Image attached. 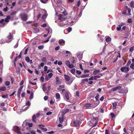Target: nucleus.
<instances>
[{"label":"nucleus","instance_id":"50","mask_svg":"<svg viewBox=\"0 0 134 134\" xmlns=\"http://www.w3.org/2000/svg\"><path fill=\"white\" fill-rule=\"evenodd\" d=\"M48 76L50 78H51L53 76V74L52 73H49L48 74Z\"/></svg>","mask_w":134,"mask_h":134},{"label":"nucleus","instance_id":"45","mask_svg":"<svg viewBox=\"0 0 134 134\" xmlns=\"http://www.w3.org/2000/svg\"><path fill=\"white\" fill-rule=\"evenodd\" d=\"M43 45H41L38 46V48L40 49H42L43 48Z\"/></svg>","mask_w":134,"mask_h":134},{"label":"nucleus","instance_id":"24","mask_svg":"<svg viewBox=\"0 0 134 134\" xmlns=\"http://www.w3.org/2000/svg\"><path fill=\"white\" fill-rule=\"evenodd\" d=\"M100 71V70H95L93 72V74L94 75H96L97 74V73Z\"/></svg>","mask_w":134,"mask_h":134},{"label":"nucleus","instance_id":"30","mask_svg":"<svg viewBox=\"0 0 134 134\" xmlns=\"http://www.w3.org/2000/svg\"><path fill=\"white\" fill-rule=\"evenodd\" d=\"M43 87H42V89L43 90V91L44 92L46 91L47 90V88L45 87V85L44 84H43L42 86Z\"/></svg>","mask_w":134,"mask_h":134},{"label":"nucleus","instance_id":"2","mask_svg":"<svg viewBox=\"0 0 134 134\" xmlns=\"http://www.w3.org/2000/svg\"><path fill=\"white\" fill-rule=\"evenodd\" d=\"M7 38L8 39V40L6 41V42L9 43L12 41L13 39V36H12L11 33L9 32V35L7 37Z\"/></svg>","mask_w":134,"mask_h":134},{"label":"nucleus","instance_id":"51","mask_svg":"<svg viewBox=\"0 0 134 134\" xmlns=\"http://www.w3.org/2000/svg\"><path fill=\"white\" fill-rule=\"evenodd\" d=\"M29 108V107H26L25 106L23 108V110L24 111H25V110H27Z\"/></svg>","mask_w":134,"mask_h":134},{"label":"nucleus","instance_id":"5","mask_svg":"<svg viewBox=\"0 0 134 134\" xmlns=\"http://www.w3.org/2000/svg\"><path fill=\"white\" fill-rule=\"evenodd\" d=\"M20 129L17 126H15L13 127V130L15 131H16L17 133L19 134H22V132L21 131H18Z\"/></svg>","mask_w":134,"mask_h":134},{"label":"nucleus","instance_id":"43","mask_svg":"<svg viewBox=\"0 0 134 134\" xmlns=\"http://www.w3.org/2000/svg\"><path fill=\"white\" fill-rule=\"evenodd\" d=\"M26 105L28 106H29L30 105V103L29 101H28L27 102H26Z\"/></svg>","mask_w":134,"mask_h":134},{"label":"nucleus","instance_id":"59","mask_svg":"<svg viewBox=\"0 0 134 134\" xmlns=\"http://www.w3.org/2000/svg\"><path fill=\"white\" fill-rule=\"evenodd\" d=\"M76 73L78 75H80L81 74V71H80L79 70H76Z\"/></svg>","mask_w":134,"mask_h":134},{"label":"nucleus","instance_id":"22","mask_svg":"<svg viewBox=\"0 0 134 134\" xmlns=\"http://www.w3.org/2000/svg\"><path fill=\"white\" fill-rule=\"evenodd\" d=\"M65 43V41L62 40L61 39L59 40V43L60 44H64Z\"/></svg>","mask_w":134,"mask_h":134},{"label":"nucleus","instance_id":"19","mask_svg":"<svg viewBox=\"0 0 134 134\" xmlns=\"http://www.w3.org/2000/svg\"><path fill=\"white\" fill-rule=\"evenodd\" d=\"M75 78L74 77H72L71 79H70V81L69 82H66V83L70 85L72 82L73 81L74 79Z\"/></svg>","mask_w":134,"mask_h":134},{"label":"nucleus","instance_id":"34","mask_svg":"<svg viewBox=\"0 0 134 134\" xmlns=\"http://www.w3.org/2000/svg\"><path fill=\"white\" fill-rule=\"evenodd\" d=\"M75 71V69L74 68H73L71 70V72L73 74H74Z\"/></svg>","mask_w":134,"mask_h":134},{"label":"nucleus","instance_id":"26","mask_svg":"<svg viewBox=\"0 0 134 134\" xmlns=\"http://www.w3.org/2000/svg\"><path fill=\"white\" fill-rule=\"evenodd\" d=\"M88 81V79H85L82 80L81 83H84L85 82H87Z\"/></svg>","mask_w":134,"mask_h":134},{"label":"nucleus","instance_id":"44","mask_svg":"<svg viewBox=\"0 0 134 134\" xmlns=\"http://www.w3.org/2000/svg\"><path fill=\"white\" fill-rule=\"evenodd\" d=\"M30 59H25L26 61L27 62H29L30 64L32 63V60H30Z\"/></svg>","mask_w":134,"mask_h":134},{"label":"nucleus","instance_id":"21","mask_svg":"<svg viewBox=\"0 0 134 134\" xmlns=\"http://www.w3.org/2000/svg\"><path fill=\"white\" fill-rule=\"evenodd\" d=\"M64 76L65 79L67 81H68L70 80V77L69 76L65 75H64Z\"/></svg>","mask_w":134,"mask_h":134},{"label":"nucleus","instance_id":"4","mask_svg":"<svg viewBox=\"0 0 134 134\" xmlns=\"http://www.w3.org/2000/svg\"><path fill=\"white\" fill-rule=\"evenodd\" d=\"M120 70L122 72H127L129 71V68L125 66L123 67L120 68Z\"/></svg>","mask_w":134,"mask_h":134},{"label":"nucleus","instance_id":"15","mask_svg":"<svg viewBox=\"0 0 134 134\" xmlns=\"http://www.w3.org/2000/svg\"><path fill=\"white\" fill-rule=\"evenodd\" d=\"M99 95L98 93H97L95 97V98L96 99L97 102H98V104H99L100 102L99 100Z\"/></svg>","mask_w":134,"mask_h":134},{"label":"nucleus","instance_id":"23","mask_svg":"<svg viewBox=\"0 0 134 134\" xmlns=\"http://www.w3.org/2000/svg\"><path fill=\"white\" fill-rule=\"evenodd\" d=\"M55 96L56 99H58L59 100L60 98V94L58 93H57L56 94Z\"/></svg>","mask_w":134,"mask_h":134},{"label":"nucleus","instance_id":"13","mask_svg":"<svg viewBox=\"0 0 134 134\" xmlns=\"http://www.w3.org/2000/svg\"><path fill=\"white\" fill-rule=\"evenodd\" d=\"M69 92L68 91H66L65 93V97L68 100H69Z\"/></svg>","mask_w":134,"mask_h":134},{"label":"nucleus","instance_id":"54","mask_svg":"<svg viewBox=\"0 0 134 134\" xmlns=\"http://www.w3.org/2000/svg\"><path fill=\"white\" fill-rule=\"evenodd\" d=\"M44 64L43 63V62L42 63H41V64H40V66H38V68H40V66H41V67L43 66L44 65Z\"/></svg>","mask_w":134,"mask_h":134},{"label":"nucleus","instance_id":"3","mask_svg":"<svg viewBox=\"0 0 134 134\" xmlns=\"http://www.w3.org/2000/svg\"><path fill=\"white\" fill-rule=\"evenodd\" d=\"M23 51H21L20 53V54L18 56H17L18 54H16L15 55H13L12 56V59L13 58L14 59H18V58L19 59L21 58V54L23 53Z\"/></svg>","mask_w":134,"mask_h":134},{"label":"nucleus","instance_id":"8","mask_svg":"<svg viewBox=\"0 0 134 134\" xmlns=\"http://www.w3.org/2000/svg\"><path fill=\"white\" fill-rule=\"evenodd\" d=\"M74 126L75 127L79 126L80 125V122L79 120H77L73 121Z\"/></svg>","mask_w":134,"mask_h":134},{"label":"nucleus","instance_id":"31","mask_svg":"<svg viewBox=\"0 0 134 134\" xmlns=\"http://www.w3.org/2000/svg\"><path fill=\"white\" fill-rule=\"evenodd\" d=\"M111 38H110L109 37L105 39V41L107 42H110L111 41Z\"/></svg>","mask_w":134,"mask_h":134},{"label":"nucleus","instance_id":"36","mask_svg":"<svg viewBox=\"0 0 134 134\" xmlns=\"http://www.w3.org/2000/svg\"><path fill=\"white\" fill-rule=\"evenodd\" d=\"M98 37H99V38H100V40H102L104 39V38H104V36H101L99 34L98 35Z\"/></svg>","mask_w":134,"mask_h":134},{"label":"nucleus","instance_id":"6","mask_svg":"<svg viewBox=\"0 0 134 134\" xmlns=\"http://www.w3.org/2000/svg\"><path fill=\"white\" fill-rule=\"evenodd\" d=\"M93 104H85L84 105V108H93Z\"/></svg>","mask_w":134,"mask_h":134},{"label":"nucleus","instance_id":"18","mask_svg":"<svg viewBox=\"0 0 134 134\" xmlns=\"http://www.w3.org/2000/svg\"><path fill=\"white\" fill-rule=\"evenodd\" d=\"M112 105H113V109H114L116 108V106L117 105V103L116 102H115L114 103H112Z\"/></svg>","mask_w":134,"mask_h":134},{"label":"nucleus","instance_id":"39","mask_svg":"<svg viewBox=\"0 0 134 134\" xmlns=\"http://www.w3.org/2000/svg\"><path fill=\"white\" fill-rule=\"evenodd\" d=\"M6 1L7 3V6L9 5V3H10L12 2V1L11 0H7Z\"/></svg>","mask_w":134,"mask_h":134},{"label":"nucleus","instance_id":"29","mask_svg":"<svg viewBox=\"0 0 134 134\" xmlns=\"http://www.w3.org/2000/svg\"><path fill=\"white\" fill-rule=\"evenodd\" d=\"M131 7L132 8H134V2H131L130 4Z\"/></svg>","mask_w":134,"mask_h":134},{"label":"nucleus","instance_id":"48","mask_svg":"<svg viewBox=\"0 0 134 134\" xmlns=\"http://www.w3.org/2000/svg\"><path fill=\"white\" fill-rule=\"evenodd\" d=\"M130 68L131 69H134V64L133 63H132L131 64L130 66Z\"/></svg>","mask_w":134,"mask_h":134},{"label":"nucleus","instance_id":"10","mask_svg":"<svg viewBox=\"0 0 134 134\" xmlns=\"http://www.w3.org/2000/svg\"><path fill=\"white\" fill-rule=\"evenodd\" d=\"M69 110L68 108L64 109L62 113V115L64 116L66 113H68Z\"/></svg>","mask_w":134,"mask_h":134},{"label":"nucleus","instance_id":"37","mask_svg":"<svg viewBox=\"0 0 134 134\" xmlns=\"http://www.w3.org/2000/svg\"><path fill=\"white\" fill-rule=\"evenodd\" d=\"M88 76V75L87 74H85V75H82L81 76H80V77L81 78H85L86 77H87Z\"/></svg>","mask_w":134,"mask_h":134},{"label":"nucleus","instance_id":"12","mask_svg":"<svg viewBox=\"0 0 134 134\" xmlns=\"http://www.w3.org/2000/svg\"><path fill=\"white\" fill-rule=\"evenodd\" d=\"M66 53L67 54V56H68V55L69 56V57H68L67 58H71V57H72V54L70 52L68 51H66Z\"/></svg>","mask_w":134,"mask_h":134},{"label":"nucleus","instance_id":"41","mask_svg":"<svg viewBox=\"0 0 134 134\" xmlns=\"http://www.w3.org/2000/svg\"><path fill=\"white\" fill-rule=\"evenodd\" d=\"M65 64L68 66L70 64V62L68 60H66L65 62Z\"/></svg>","mask_w":134,"mask_h":134},{"label":"nucleus","instance_id":"46","mask_svg":"<svg viewBox=\"0 0 134 134\" xmlns=\"http://www.w3.org/2000/svg\"><path fill=\"white\" fill-rule=\"evenodd\" d=\"M41 115V112H38L36 114V117L38 118Z\"/></svg>","mask_w":134,"mask_h":134},{"label":"nucleus","instance_id":"20","mask_svg":"<svg viewBox=\"0 0 134 134\" xmlns=\"http://www.w3.org/2000/svg\"><path fill=\"white\" fill-rule=\"evenodd\" d=\"M32 120L33 122H36V115L35 114H34L32 117Z\"/></svg>","mask_w":134,"mask_h":134},{"label":"nucleus","instance_id":"56","mask_svg":"<svg viewBox=\"0 0 134 134\" xmlns=\"http://www.w3.org/2000/svg\"><path fill=\"white\" fill-rule=\"evenodd\" d=\"M80 4V0H79L77 2L76 5L78 7H79Z\"/></svg>","mask_w":134,"mask_h":134},{"label":"nucleus","instance_id":"27","mask_svg":"<svg viewBox=\"0 0 134 134\" xmlns=\"http://www.w3.org/2000/svg\"><path fill=\"white\" fill-rule=\"evenodd\" d=\"M116 54H117L116 55L117 57L116 58H120L121 57L119 53L118 52H115Z\"/></svg>","mask_w":134,"mask_h":134},{"label":"nucleus","instance_id":"40","mask_svg":"<svg viewBox=\"0 0 134 134\" xmlns=\"http://www.w3.org/2000/svg\"><path fill=\"white\" fill-rule=\"evenodd\" d=\"M133 50H134V47L132 46L130 48L129 51L130 52H132Z\"/></svg>","mask_w":134,"mask_h":134},{"label":"nucleus","instance_id":"32","mask_svg":"<svg viewBox=\"0 0 134 134\" xmlns=\"http://www.w3.org/2000/svg\"><path fill=\"white\" fill-rule=\"evenodd\" d=\"M23 87V86H22L20 87L18 89L17 92L20 93L21 90H22Z\"/></svg>","mask_w":134,"mask_h":134},{"label":"nucleus","instance_id":"42","mask_svg":"<svg viewBox=\"0 0 134 134\" xmlns=\"http://www.w3.org/2000/svg\"><path fill=\"white\" fill-rule=\"evenodd\" d=\"M33 98V93H31L30 96L29 97V98L30 99H32Z\"/></svg>","mask_w":134,"mask_h":134},{"label":"nucleus","instance_id":"57","mask_svg":"<svg viewBox=\"0 0 134 134\" xmlns=\"http://www.w3.org/2000/svg\"><path fill=\"white\" fill-rule=\"evenodd\" d=\"M16 12H12L10 13V14L11 15H15L16 14Z\"/></svg>","mask_w":134,"mask_h":134},{"label":"nucleus","instance_id":"55","mask_svg":"<svg viewBox=\"0 0 134 134\" xmlns=\"http://www.w3.org/2000/svg\"><path fill=\"white\" fill-rule=\"evenodd\" d=\"M51 36H50L49 37H48L47 40H46V41H44V43H47V42H48L49 40V39H50V38L51 37Z\"/></svg>","mask_w":134,"mask_h":134},{"label":"nucleus","instance_id":"16","mask_svg":"<svg viewBox=\"0 0 134 134\" xmlns=\"http://www.w3.org/2000/svg\"><path fill=\"white\" fill-rule=\"evenodd\" d=\"M121 88V86H116L113 89V91H116L118 90H120V89Z\"/></svg>","mask_w":134,"mask_h":134},{"label":"nucleus","instance_id":"25","mask_svg":"<svg viewBox=\"0 0 134 134\" xmlns=\"http://www.w3.org/2000/svg\"><path fill=\"white\" fill-rule=\"evenodd\" d=\"M64 87V85H60L57 88V89L59 91H60L62 89V88H63Z\"/></svg>","mask_w":134,"mask_h":134},{"label":"nucleus","instance_id":"52","mask_svg":"<svg viewBox=\"0 0 134 134\" xmlns=\"http://www.w3.org/2000/svg\"><path fill=\"white\" fill-rule=\"evenodd\" d=\"M41 129L43 130L44 131H47V129L46 128H43L42 127H41Z\"/></svg>","mask_w":134,"mask_h":134},{"label":"nucleus","instance_id":"17","mask_svg":"<svg viewBox=\"0 0 134 134\" xmlns=\"http://www.w3.org/2000/svg\"><path fill=\"white\" fill-rule=\"evenodd\" d=\"M10 18V17L9 16H7L6 18L5 19L4 21L5 22H8L9 21V19Z\"/></svg>","mask_w":134,"mask_h":134},{"label":"nucleus","instance_id":"28","mask_svg":"<svg viewBox=\"0 0 134 134\" xmlns=\"http://www.w3.org/2000/svg\"><path fill=\"white\" fill-rule=\"evenodd\" d=\"M6 90V88L5 87L3 86V87H1L0 88V90L2 91H5Z\"/></svg>","mask_w":134,"mask_h":134},{"label":"nucleus","instance_id":"11","mask_svg":"<svg viewBox=\"0 0 134 134\" xmlns=\"http://www.w3.org/2000/svg\"><path fill=\"white\" fill-rule=\"evenodd\" d=\"M64 119V116L61 115V116L59 117V123H62Z\"/></svg>","mask_w":134,"mask_h":134},{"label":"nucleus","instance_id":"9","mask_svg":"<svg viewBox=\"0 0 134 134\" xmlns=\"http://www.w3.org/2000/svg\"><path fill=\"white\" fill-rule=\"evenodd\" d=\"M77 58L78 59H81L82 58L83 53L82 52H78L76 54Z\"/></svg>","mask_w":134,"mask_h":134},{"label":"nucleus","instance_id":"7","mask_svg":"<svg viewBox=\"0 0 134 134\" xmlns=\"http://www.w3.org/2000/svg\"><path fill=\"white\" fill-rule=\"evenodd\" d=\"M27 124L30 127H31L32 126V123H30L28 124L26 121H25L23 122L22 124V126L23 127H25Z\"/></svg>","mask_w":134,"mask_h":134},{"label":"nucleus","instance_id":"58","mask_svg":"<svg viewBox=\"0 0 134 134\" xmlns=\"http://www.w3.org/2000/svg\"><path fill=\"white\" fill-rule=\"evenodd\" d=\"M28 48H27L25 49L24 53V55H26L27 54L28 51Z\"/></svg>","mask_w":134,"mask_h":134},{"label":"nucleus","instance_id":"63","mask_svg":"<svg viewBox=\"0 0 134 134\" xmlns=\"http://www.w3.org/2000/svg\"><path fill=\"white\" fill-rule=\"evenodd\" d=\"M50 78L49 77H48V76H46V77L45 78V80L46 81H48Z\"/></svg>","mask_w":134,"mask_h":134},{"label":"nucleus","instance_id":"62","mask_svg":"<svg viewBox=\"0 0 134 134\" xmlns=\"http://www.w3.org/2000/svg\"><path fill=\"white\" fill-rule=\"evenodd\" d=\"M47 26L46 24L44 23L41 25V26L43 27H46Z\"/></svg>","mask_w":134,"mask_h":134},{"label":"nucleus","instance_id":"14","mask_svg":"<svg viewBox=\"0 0 134 134\" xmlns=\"http://www.w3.org/2000/svg\"><path fill=\"white\" fill-rule=\"evenodd\" d=\"M56 81L57 84H60L61 82V80L58 77H56Z\"/></svg>","mask_w":134,"mask_h":134},{"label":"nucleus","instance_id":"64","mask_svg":"<svg viewBox=\"0 0 134 134\" xmlns=\"http://www.w3.org/2000/svg\"><path fill=\"white\" fill-rule=\"evenodd\" d=\"M30 132L31 134H35L36 133L33 130L31 131Z\"/></svg>","mask_w":134,"mask_h":134},{"label":"nucleus","instance_id":"47","mask_svg":"<svg viewBox=\"0 0 134 134\" xmlns=\"http://www.w3.org/2000/svg\"><path fill=\"white\" fill-rule=\"evenodd\" d=\"M2 97L3 98H7L8 97L7 95H3L2 96Z\"/></svg>","mask_w":134,"mask_h":134},{"label":"nucleus","instance_id":"35","mask_svg":"<svg viewBox=\"0 0 134 134\" xmlns=\"http://www.w3.org/2000/svg\"><path fill=\"white\" fill-rule=\"evenodd\" d=\"M94 80H96L97 78H99L100 77V76L99 75H97L93 76Z\"/></svg>","mask_w":134,"mask_h":134},{"label":"nucleus","instance_id":"33","mask_svg":"<svg viewBox=\"0 0 134 134\" xmlns=\"http://www.w3.org/2000/svg\"><path fill=\"white\" fill-rule=\"evenodd\" d=\"M72 30V28L71 27H69L67 29V31L69 33Z\"/></svg>","mask_w":134,"mask_h":134},{"label":"nucleus","instance_id":"49","mask_svg":"<svg viewBox=\"0 0 134 134\" xmlns=\"http://www.w3.org/2000/svg\"><path fill=\"white\" fill-rule=\"evenodd\" d=\"M48 1V0H41L40 1L41 2L43 3H46V2H47Z\"/></svg>","mask_w":134,"mask_h":134},{"label":"nucleus","instance_id":"61","mask_svg":"<svg viewBox=\"0 0 134 134\" xmlns=\"http://www.w3.org/2000/svg\"><path fill=\"white\" fill-rule=\"evenodd\" d=\"M5 83L6 85L9 86L10 84V83L8 81H7L5 82Z\"/></svg>","mask_w":134,"mask_h":134},{"label":"nucleus","instance_id":"53","mask_svg":"<svg viewBox=\"0 0 134 134\" xmlns=\"http://www.w3.org/2000/svg\"><path fill=\"white\" fill-rule=\"evenodd\" d=\"M127 22L129 23H131L132 22V19L131 18H129L127 20Z\"/></svg>","mask_w":134,"mask_h":134},{"label":"nucleus","instance_id":"38","mask_svg":"<svg viewBox=\"0 0 134 134\" xmlns=\"http://www.w3.org/2000/svg\"><path fill=\"white\" fill-rule=\"evenodd\" d=\"M68 67L72 69L73 68L74 66L72 64H70L68 66Z\"/></svg>","mask_w":134,"mask_h":134},{"label":"nucleus","instance_id":"60","mask_svg":"<svg viewBox=\"0 0 134 134\" xmlns=\"http://www.w3.org/2000/svg\"><path fill=\"white\" fill-rule=\"evenodd\" d=\"M62 2V0H58L57 1V3L58 4L61 3Z\"/></svg>","mask_w":134,"mask_h":134},{"label":"nucleus","instance_id":"1","mask_svg":"<svg viewBox=\"0 0 134 134\" xmlns=\"http://www.w3.org/2000/svg\"><path fill=\"white\" fill-rule=\"evenodd\" d=\"M20 17L21 19L24 21H26L28 19L27 15L25 13H21L20 14Z\"/></svg>","mask_w":134,"mask_h":134}]
</instances>
